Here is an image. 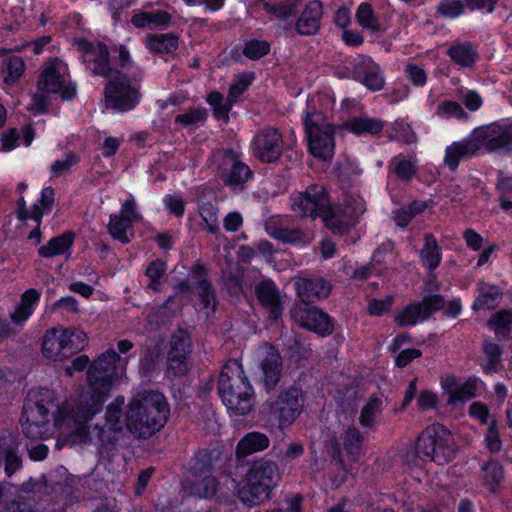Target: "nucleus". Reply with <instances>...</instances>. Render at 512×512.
<instances>
[{"label":"nucleus","instance_id":"obj_1","mask_svg":"<svg viewBox=\"0 0 512 512\" xmlns=\"http://www.w3.org/2000/svg\"><path fill=\"white\" fill-rule=\"evenodd\" d=\"M291 208L300 216L321 217L333 233L343 234L354 225L358 216L365 211L364 200L360 196L345 200L344 207L330 208L325 189L312 185L304 192L291 196Z\"/></svg>","mask_w":512,"mask_h":512},{"label":"nucleus","instance_id":"obj_2","mask_svg":"<svg viewBox=\"0 0 512 512\" xmlns=\"http://www.w3.org/2000/svg\"><path fill=\"white\" fill-rule=\"evenodd\" d=\"M75 44L82 54L83 62L87 65L94 64L92 72L95 75L110 79L105 89L106 107L125 111L128 103L126 75L118 70L109 68L107 46L101 42L92 43L85 39H78L75 41Z\"/></svg>","mask_w":512,"mask_h":512},{"label":"nucleus","instance_id":"obj_3","mask_svg":"<svg viewBox=\"0 0 512 512\" xmlns=\"http://www.w3.org/2000/svg\"><path fill=\"white\" fill-rule=\"evenodd\" d=\"M170 415V406L163 393L145 389L130 401V434L149 438L160 431Z\"/></svg>","mask_w":512,"mask_h":512},{"label":"nucleus","instance_id":"obj_4","mask_svg":"<svg viewBox=\"0 0 512 512\" xmlns=\"http://www.w3.org/2000/svg\"><path fill=\"white\" fill-rule=\"evenodd\" d=\"M119 359L118 354L111 350L99 356L90 366L87 372L89 399L84 398L81 401L75 415L77 422H87L100 411L105 396L110 390L112 379L116 375V363Z\"/></svg>","mask_w":512,"mask_h":512},{"label":"nucleus","instance_id":"obj_5","mask_svg":"<svg viewBox=\"0 0 512 512\" xmlns=\"http://www.w3.org/2000/svg\"><path fill=\"white\" fill-rule=\"evenodd\" d=\"M218 393L229 412L245 415L251 410L253 390L237 360H229L224 365L219 375Z\"/></svg>","mask_w":512,"mask_h":512},{"label":"nucleus","instance_id":"obj_6","mask_svg":"<svg viewBox=\"0 0 512 512\" xmlns=\"http://www.w3.org/2000/svg\"><path fill=\"white\" fill-rule=\"evenodd\" d=\"M279 479L278 466L274 462L264 460L253 463L242 482L225 477V480L229 481L237 491L240 500L248 506H254L268 498Z\"/></svg>","mask_w":512,"mask_h":512},{"label":"nucleus","instance_id":"obj_7","mask_svg":"<svg viewBox=\"0 0 512 512\" xmlns=\"http://www.w3.org/2000/svg\"><path fill=\"white\" fill-rule=\"evenodd\" d=\"M57 405L54 394L47 388L28 392L20 419L23 434L30 439H43L49 435V412Z\"/></svg>","mask_w":512,"mask_h":512},{"label":"nucleus","instance_id":"obj_8","mask_svg":"<svg viewBox=\"0 0 512 512\" xmlns=\"http://www.w3.org/2000/svg\"><path fill=\"white\" fill-rule=\"evenodd\" d=\"M305 132L310 153L319 159H331L334 154V128L320 111L307 112Z\"/></svg>","mask_w":512,"mask_h":512},{"label":"nucleus","instance_id":"obj_9","mask_svg":"<svg viewBox=\"0 0 512 512\" xmlns=\"http://www.w3.org/2000/svg\"><path fill=\"white\" fill-rule=\"evenodd\" d=\"M451 441V434L443 425L433 424L419 436L416 450L419 456L442 464L450 457Z\"/></svg>","mask_w":512,"mask_h":512},{"label":"nucleus","instance_id":"obj_10","mask_svg":"<svg viewBox=\"0 0 512 512\" xmlns=\"http://www.w3.org/2000/svg\"><path fill=\"white\" fill-rule=\"evenodd\" d=\"M211 164L216 167L224 183L232 189L242 188L251 176L249 167L242 163L233 151L215 152Z\"/></svg>","mask_w":512,"mask_h":512},{"label":"nucleus","instance_id":"obj_11","mask_svg":"<svg viewBox=\"0 0 512 512\" xmlns=\"http://www.w3.org/2000/svg\"><path fill=\"white\" fill-rule=\"evenodd\" d=\"M472 135L478 149L484 147L489 151L512 152V121L476 128Z\"/></svg>","mask_w":512,"mask_h":512},{"label":"nucleus","instance_id":"obj_12","mask_svg":"<svg viewBox=\"0 0 512 512\" xmlns=\"http://www.w3.org/2000/svg\"><path fill=\"white\" fill-rule=\"evenodd\" d=\"M303 407V394L300 388L290 387L281 392L271 404V416L280 428L290 426L300 415Z\"/></svg>","mask_w":512,"mask_h":512},{"label":"nucleus","instance_id":"obj_13","mask_svg":"<svg viewBox=\"0 0 512 512\" xmlns=\"http://www.w3.org/2000/svg\"><path fill=\"white\" fill-rule=\"evenodd\" d=\"M58 64L60 61L57 59L45 64L38 79V89L46 93L59 94L63 100H71L76 95L75 85L61 75Z\"/></svg>","mask_w":512,"mask_h":512},{"label":"nucleus","instance_id":"obj_14","mask_svg":"<svg viewBox=\"0 0 512 512\" xmlns=\"http://www.w3.org/2000/svg\"><path fill=\"white\" fill-rule=\"evenodd\" d=\"M444 305V298L441 295L424 297L421 302L413 303L398 313L395 321L400 326L415 325L426 320L433 312L442 309Z\"/></svg>","mask_w":512,"mask_h":512},{"label":"nucleus","instance_id":"obj_15","mask_svg":"<svg viewBox=\"0 0 512 512\" xmlns=\"http://www.w3.org/2000/svg\"><path fill=\"white\" fill-rule=\"evenodd\" d=\"M254 360L258 363L262 373L266 389H272L279 381L282 366L278 351L269 344L259 346L254 354Z\"/></svg>","mask_w":512,"mask_h":512},{"label":"nucleus","instance_id":"obj_16","mask_svg":"<svg viewBox=\"0 0 512 512\" xmlns=\"http://www.w3.org/2000/svg\"><path fill=\"white\" fill-rule=\"evenodd\" d=\"M190 346V338L186 331L180 330L172 337L168 355L169 378L180 377L188 371L186 355L189 353Z\"/></svg>","mask_w":512,"mask_h":512},{"label":"nucleus","instance_id":"obj_17","mask_svg":"<svg viewBox=\"0 0 512 512\" xmlns=\"http://www.w3.org/2000/svg\"><path fill=\"white\" fill-rule=\"evenodd\" d=\"M254 155L262 162H274L282 153V138L274 128H268L257 134L253 140Z\"/></svg>","mask_w":512,"mask_h":512},{"label":"nucleus","instance_id":"obj_18","mask_svg":"<svg viewBox=\"0 0 512 512\" xmlns=\"http://www.w3.org/2000/svg\"><path fill=\"white\" fill-rule=\"evenodd\" d=\"M253 76L251 74H244L239 76L235 82L230 86L228 98L224 101L223 96L218 92H211L207 101L213 108L214 114L217 118H225L238 96L242 94L246 88L252 83Z\"/></svg>","mask_w":512,"mask_h":512},{"label":"nucleus","instance_id":"obj_19","mask_svg":"<svg viewBox=\"0 0 512 512\" xmlns=\"http://www.w3.org/2000/svg\"><path fill=\"white\" fill-rule=\"evenodd\" d=\"M293 318L302 327L325 336L332 332V323L326 313L316 307L299 306L293 311Z\"/></svg>","mask_w":512,"mask_h":512},{"label":"nucleus","instance_id":"obj_20","mask_svg":"<svg viewBox=\"0 0 512 512\" xmlns=\"http://www.w3.org/2000/svg\"><path fill=\"white\" fill-rule=\"evenodd\" d=\"M477 383V379H468L464 382H459L456 377L452 375L443 377L440 382L442 391L447 396V403L452 406L475 397Z\"/></svg>","mask_w":512,"mask_h":512},{"label":"nucleus","instance_id":"obj_21","mask_svg":"<svg viewBox=\"0 0 512 512\" xmlns=\"http://www.w3.org/2000/svg\"><path fill=\"white\" fill-rule=\"evenodd\" d=\"M255 294L261 305L269 313V317L276 320L282 314L280 296L272 281L264 280L255 287Z\"/></svg>","mask_w":512,"mask_h":512},{"label":"nucleus","instance_id":"obj_22","mask_svg":"<svg viewBox=\"0 0 512 512\" xmlns=\"http://www.w3.org/2000/svg\"><path fill=\"white\" fill-rule=\"evenodd\" d=\"M321 16V2L318 0L308 2L296 22L297 32L307 36L316 34L320 28Z\"/></svg>","mask_w":512,"mask_h":512},{"label":"nucleus","instance_id":"obj_23","mask_svg":"<svg viewBox=\"0 0 512 512\" xmlns=\"http://www.w3.org/2000/svg\"><path fill=\"white\" fill-rule=\"evenodd\" d=\"M478 146L475 142L473 135L462 139L461 141L453 142L450 146L446 148L445 151V164L451 169L455 170L459 162L469 157L478 151Z\"/></svg>","mask_w":512,"mask_h":512},{"label":"nucleus","instance_id":"obj_24","mask_svg":"<svg viewBox=\"0 0 512 512\" xmlns=\"http://www.w3.org/2000/svg\"><path fill=\"white\" fill-rule=\"evenodd\" d=\"M297 294L303 303L325 298L330 293L329 283L322 278L298 279L295 283Z\"/></svg>","mask_w":512,"mask_h":512},{"label":"nucleus","instance_id":"obj_25","mask_svg":"<svg viewBox=\"0 0 512 512\" xmlns=\"http://www.w3.org/2000/svg\"><path fill=\"white\" fill-rule=\"evenodd\" d=\"M266 230L272 238L298 246L306 245L313 239V235L309 232L298 228L276 227L272 222L266 225Z\"/></svg>","mask_w":512,"mask_h":512},{"label":"nucleus","instance_id":"obj_26","mask_svg":"<svg viewBox=\"0 0 512 512\" xmlns=\"http://www.w3.org/2000/svg\"><path fill=\"white\" fill-rule=\"evenodd\" d=\"M355 78L373 91L380 90L384 85L378 66L370 58L363 59L356 67Z\"/></svg>","mask_w":512,"mask_h":512},{"label":"nucleus","instance_id":"obj_27","mask_svg":"<svg viewBox=\"0 0 512 512\" xmlns=\"http://www.w3.org/2000/svg\"><path fill=\"white\" fill-rule=\"evenodd\" d=\"M477 291L478 296L472 305L474 311L493 310L498 306L502 293L497 286L480 282Z\"/></svg>","mask_w":512,"mask_h":512},{"label":"nucleus","instance_id":"obj_28","mask_svg":"<svg viewBox=\"0 0 512 512\" xmlns=\"http://www.w3.org/2000/svg\"><path fill=\"white\" fill-rule=\"evenodd\" d=\"M106 422L109 430L120 432L128 425V412L124 396L117 397L107 408Z\"/></svg>","mask_w":512,"mask_h":512},{"label":"nucleus","instance_id":"obj_29","mask_svg":"<svg viewBox=\"0 0 512 512\" xmlns=\"http://www.w3.org/2000/svg\"><path fill=\"white\" fill-rule=\"evenodd\" d=\"M63 337L62 332L60 333L58 329L52 328L48 330L42 342V352L43 355L47 358L54 360H63L66 359L65 349L63 346Z\"/></svg>","mask_w":512,"mask_h":512},{"label":"nucleus","instance_id":"obj_30","mask_svg":"<svg viewBox=\"0 0 512 512\" xmlns=\"http://www.w3.org/2000/svg\"><path fill=\"white\" fill-rule=\"evenodd\" d=\"M347 131L357 135H374L379 133L383 124L380 120L369 117H353L344 124Z\"/></svg>","mask_w":512,"mask_h":512},{"label":"nucleus","instance_id":"obj_31","mask_svg":"<svg viewBox=\"0 0 512 512\" xmlns=\"http://www.w3.org/2000/svg\"><path fill=\"white\" fill-rule=\"evenodd\" d=\"M448 55L453 62L464 68L472 67L478 59L475 47L468 42L452 45L448 50Z\"/></svg>","mask_w":512,"mask_h":512},{"label":"nucleus","instance_id":"obj_32","mask_svg":"<svg viewBox=\"0 0 512 512\" xmlns=\"http://www.w3.org/2000/svg\"><path fill=\"white\" fill-rule=\"evenodd\" d=\"M269 446L268 437L260 432H251L245 435L237 445V455L247 456L265 450Z\"/></svg>","mask_w":512,"mask_h":512},{"label":"nucleus","instance_id":"obj_33","mask_svg":"<svg viewBox=\"0 0 512 512\" xmlns=\"http://www.w3.org/2000/svg\"><path fill=\"white\" fill-rule=\"evenodd\" d=\"M40 294L35 289L27 290L10 318L15 324H22L32 314L33 305L39 300Z\"/></svg>","mask_w":512,"mask_h":512},{"label":"nucleus","instance_id":"obj_34","mask_svg":"<svg viewBox=\"0 0 512 512\" xmlns=\"http://www.w3.org/2000/svg\"><path fill=\"white\" fill-rule=\"evenodd\" d=\"M74 235L71 232H66L60 236L51 239L46 245L39 249V254L45 258H52L66 252L72 245Z\"/></svg>","mask_w":512,"mask_h":512},{"label":"nucleus","instance_id":"obj_35","mask_svg":"<svg viewBox=\"0 0 512 512\" xmlns=\"http://www.w3.org/2000/svg\"><path fill=\"white\" fill-rule=\"evenodd\" d=\"M62 337L66 358L82 350L87 341L86 333L77 328H66L62 330Z\"/></svg>","mask_w":512,"mask_h":512},{"label":"nucleus","instance_id":"obj_36","mask_svg":"<svg viewBox=\"0 0 512 512\" xmlns=\"http://www.w3.org/2000/svg\"><path fill=\"white\" fill-rule=\"evenodd\" d=\"M128 228V201L122 204L120 215H112L108 230L114 239L125 243L127 241L126 230Z\"/></svg>","mask_w":512,"mask_h":512},{"label":"nucleus","instance_id":"obj_37","mask_svg":"<svg viewBox=\"0 0 512 512\" xmlns=\"http://www.w3.org/2000/svg\"><path fill=\"white\" fill-rule=\"evenodd\" d=\"M382 410V399L371 397L363 406L360 414V423L363 427H373L379 423Z\"/></svg>","mask_w":512,"mask_h":512},{"label":"nucleus","instance_id":"obj_38","mask_svg":"<svg viewBox=\"0 0 512 512\" xmlns=\"http://www.w3.org/2000/svg\"><path fill=\"white\" fill-rule=\"evenodd\" d=\"M177 45V38L171 34L154 35L146 39L147 48L158 53H171L177 49Z\"/></svg>","mask_w":512,"mask_h":512},{"label":"nucleus","instance_id":"obj_39","mask_svg":"<svg viewBox=\"0 0 512 512\" xmlns=\"http://www.w3.org/2000/svg\"><path fill=\"white\" fill-rule=\"evenodd\" d=\"M421 259L423 264L430 270L436 268L440 263V249L435 239L430 236H427L425 239V246L421 251Z\"/></svg>","mask_w":512,"mask_h":512},{"label":"nucleus","instance_id":"obj_40","mask_svg":"<svg viewBox=\"0 0 512 512\" xmlns=\"http://www.w3.org/2000/svg\"><path fill=\"white\" fill-rule=\"evenodd\" d=\"M356 19L358 24L364 29L371 31H377L379 29L377 18L369 3L363 2L359 5L356 12Z\"/></svg>","mask_w":512,"mask_h":512},{"label":"nucleus","instance_id":"obj_41","mask_svg":"<svg viewBox=\"0 0 512 512\" xmlns=\"http://www.w3.org/2000/svg\"><path fill=\"white\" fill-rule=\"evenodd\" d=\"M482 471L485 484L490 491H494L503 478L502 466L497 462L491 461L483 466Z\"/></svg>","mask_w":512,"mask_h":512},{"label":"nucleus","instance_id":"obj_42","mask_svg":"<svg viewBox=\"0 0 512 512\" xmlns=\"http://www.w3.org/2000/svg\"><path fill=\"white\" fill-rule=\"evenodd\" d=\"M6 65V75L4 76V82L6 84L15 83L24 72V62L18 56H12L5 61Z\"/></svg>","mask_w":512,"mask_h":512},{"label":"nucleus","instance_id":"obj_43","mask_svg":"<svg viewBox=\"0 0 512 512\" xmlns=\"http://www.w3.org/2000/svg\"><path fill=\"white\" fill-rule=\"evenodd\" d=\"M343 444L347 454L353 460H356L360 452V432L356 428H349L344 435Z\"/></svg>","mask_w":512,"mask_h":512},{"label":"nucleus","instance_id":"obj_44","mask_svg":"<svg viewBox=\"0 0 512 512\" xmlns=\"http://www.w3.org/2000/svg\"><path fill=\"white\" fill-rule=\"evenodd\" d=\"M197 293L201 300L202 309L208 316L214 311L215 306V296L210 284L206 280H201L197 286Z\"/></svg>","mask_w":512,"mask_h":512},{"label":"nucleus","instance_id":"obj_45","mask_svg":"<svg viewBox=\"0 0 512 512\" xmlns=\"http://www.w3.org/2000/svg\"><path fill=\"white\" fill-rule=\"evenodd\" d=\"M488 325L497 334L504 333L512 326V311L503 310L494 314L488 321Z\"/></svg>","mask_w":512,"mask_h":512},{"label":"nucleus","instance_id":"obj_46","mask_svg":"<svg viewBox=\"0 0 512 512\" xmlns=\"http://www.w3.org/2000/svg\"><path fill=\"white\" fill-rule=\"evenodd\" d=\"M270 51V45L266 41L262 40H250L247 42L243 49V54L252 60H257Z\"/></svg>","mask_w":512,"mask_h":512},{"label":"nucleus","instance_id":"obj_47","mask_svg":"<svg viewBox=\"0 0 512 512\" xmlns=\"http://www.w3.org/2000/svg\"><path fill=\"white\" fill-rule=\"evenodd\" d=\"M217 491V482L214 477L205 476L200 482L194 483L192 494L200 498L213 496Z\"/></svg>","mask_w":512,"mask_h":512},{"label":"nucleus","instance_id":"obj_48","mask_svg":"<svg viewBox=\"0 0 512 512\" xmlns=\"http://www.w3.org/2000/svg\"><path fill=\"white\" fill-rule=\"evenodd\" d=\"M464 11L461 0H443L437 6V13L446 18H456Z\"/></svg>","mask_w":512,"mask_h":512},{"label":"nucleus","instance_id":"obj_49","mask_svg":"<svg viewBox=\"0 0 512 512\" xmlns=\"http://www.w3.org/2000/svg\"><path fill=\"white\" fill-rule=\"evenodd\" d=\"M436 115L447 119H463L466 117V113L464 112L462 107L458 103L453 101L442 102L437 108Z\"/></svg>","mask_w":512,"mask_h":512},{"label":"nucleus","instance_id":"obj_50","mask_svg":"<svg viewBox=\"0 0 512 512\" xmlns=\"http://www.w3.org/2000/svg\"><path fill=\"white\" fill-rule=\"evenodd\" d=\"M78 157L74 153H67L64 159L55 161L51 166L53 177H60L70 171L72 166L76 165Z\"/></svg>","mask_w":512,"mask_h":512},{"label":"nucleus","instance_id":"obj_51","mask_svg":"<svg viewBox=\"0 0 512 512\" xmlns=\"http://www.w3.org/2000/svg\"><path fill=\"white\" fill-rule=\"evenodd\" d=\"M425 206L421 203H412L408 207L401 208L395 215L396 224L400 227H405L415 216V214L421 212Z\"/></svg>","mask_w":512,"mask_h":512},{"label":"nucleus","instance_id":"obj_52","mask_svg":"<svg viewBox=\"0 0 512 512\" xmlns=\"http://www.w3.org/2000/svg\"><path fill=\"white\" fill-rule=\"evenodd\" d=\"M206 112L202 108H193L176 116V122L185 126L197 125L205 120Z\"/></svg>","mask_w":512,"mask_h":512},{"label":"nucleus","instance_id":"obj_53","mask_svg":"<svg viewBox=\"0 0 512 512\" xmlns=\"http://www.w3.org/2000/svg\"><path fill=\"white\" fill-rule=\"evenodd\" d=\"M165 264L162 261L152 262L146 269V276L149 278V287L156 291L160 284V279L165 272Z\"/></svg>","mask_w":512,"mask_h":512},{"label":"nucleus","instance_id":"obj_54","mask_svg":"<svg viewBox=\"0 0 512 512\" xmlns=\"http://www.w3.org/2000/svg\"><path fill=\"white\" fill-rule=\"evenodd\" d=\"M483 350L488 360V365L485 367V370L488 373L493 372L501 359L500 347L493 342H485Z\"/></svg>","mask_w":512,"mask_h":512},{"label":"nucleus","instance_id":"obj_55","mask_svg":"<svg viewBox=\"0 0 512 512\" xmlns=\"http://www.w3.org/2000/svg\"><path fill=\"white\" fill-rule=\"evenodd\" d=\"M43 211L40 209V206L38 204H35L33 206V209L28 212L26 209V204L23 198H20L18 200V210H17V217L21 221H25L27 219H33L38 224L40 223V220L42 218Z\"/></svg>","mask_w":512,"mask_h":512},{"label":"nucleus","instance_id":"obj_56","mask_svg":"<svg viewBox=\"0 0 512 512\" xmlns=\"http://www.w3.org/2000/svg\"><path fill=\"white\" fill-rule=\"evenodd\" d=\"M394 171L401 179L409 180L415 173V166L410 160L397 157L394 159Z\"/></svg>","mask_w":512,"mask_h":512},{"label":"nucleus","instance_id":"obj_57","mask_svg":"<svg viewBox=\"0 0 512 512\" xmlns=\"http://www.w3.org/2000/svg\"><path fill=\"white\" fill-rule=\"evenodd\" d=\"M166 209L176 217H181L185 211V203L178 195H166L163 198Z\"/></svg>","mask_w":512,"mask_h":512},{"label":"nucleus","instance_id":"obj_58","mask_svg":"<svg viewBox=\"0 0 512 512\" xmlns=\"http://www.w3.org/2000/svg\"><path fill=\"white\" fill-rule=\"evenodd\" d=\"M200 214L209 231L214 232L218 227L216 208L212 204L203 205Z\"/></svg>","mask_w":512,"mask_h":512},{"label":"nucleus","instance_id":"obj_59","mask_svg":"<svg viewBox=\"0 0 512 512\" xmlns=\"http://www.w3.org/2000/svg\"><path fill=\"white\" fill-rule=\"evenodd\" d=\"M460 98L470 111H477L483 104L480 95L473 90H461Z\"/></svg>","mask_w":512,"mask_h":512},{"label":"nucleus","instance_id":"obj_60","mask_svg":"<svg viewBox=\"0 0 512 512\" xmlns=\"http://www.w3.org/2000/svg\"><path fill=\"white\" fill-rule=\"evenodd\" d=\"M406 74L408 79L416 86H424L427 81V75L423 68L408 64L406 67Z\"/></svg>","mask_w":512,"mask_h":512},{"label":"nucleus","instance_id":"obj_61","mask_svg":"<svg viewBox=\"0 0 512 512\" xmlns=\"http://www.w3.org/2000/svg\"><path fill=\"white\" fill-rule=\"evenodd\" d=\"M485 442L487 448L491 452H498L502 447V442L499 436V432L495 426V423L492 422L489 426L487 433L485 435Z\"/></svg>","mask_w":512,"mask_h":512},{"label":"nucleus","instance_id":"obj_62","mask_svg":"<svg viewBox=\"0 0 512 512\" xmlns=\"http://www.w3.org/2000/svg\"><path fill=\"white\" fill-rule=\"evenodd\" d=\"M438 396L430 390L422 391L417 399V405L421 410H430L437 407Z\"/></svg>","mask_w":512,"mask_h":512},{"label":"nucleus","instance_id":"obj_63","mask_svg":"<svg viewBox=\"0 0 512 512\" xmlns=\"http://www.w3.org/2000/svg\"><path fill=\"white\" fill-rule=\"evenodd\" d=\"M393 298L387 296L385 299H373L369 302L368 310L371 315L380 316L387 312L392 306Z\"/></svg>","mask_w":512,"mask_h":512},{"label":"nucleus","instance_id":"obj_64","mask_svg":"<svg viewBox=\"0 0 512 512\" xmlns=\"http://www.w3.org/2000/svg\"><path fill=\"white\" fill-rule=\"evenodd\" d=\"M469 414L481 424H487L490 417L487 406L480 402H474L471 404Z\"/></svg>","mask_w":512,"mask_h":512}]
</instances>
